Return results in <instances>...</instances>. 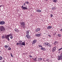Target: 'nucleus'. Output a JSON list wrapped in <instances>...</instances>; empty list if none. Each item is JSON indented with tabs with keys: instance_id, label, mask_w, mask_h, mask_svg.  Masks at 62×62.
<instances>
[{
	"instance_id": "obj_10",
	"label": "nucleus",
	"mask_w": 62,
	"mask_h": 62,
	"mask_svg": "<svg viewBox=\"0 0 62 62\" xmlns=\"http://www.w3.org/2000/svg\"><path fill=\"white\" fill-rule=\"evenodd\" d=\"M55 50H56V48H55V47H53V50H52V52H54V51H55Z\"/></svg>"
},
{
	"instance_id": "obj_18",
	"label": "nucleus",
	"mask_w": 62,
	"mask_h": 62,
	"mask_svg": "<svg viewBox=\"0 0 62 62\" xmlns=\"http://www.w3.org/2000/svg\"><path fill=\"white\" fill-rule=\"evenodd\" d=\"M53 2L56 3V2H57V0H53Z\"/></svg>"
},
{
	"instance_id": "obj_47",
	"label": "nucleus",
	"mask_w": 62,
	"mask_h": 62,
	"mask_svg": "<svg viewBox=\"0 0 62 62\" xmlns=\"http://www.w3.org/2000/svg\"><path fill=\"white\" fill-rule=\"evenodd\" d=\"M48 36H49V37H51V36L49 35H48Z\"/></svg>"
},
{
	"instance_id": "obj_13",
	"label": "nucleus",
	"mask_w": 62,
	"mask_h": 62,
	"mask_svg": "<svg viewBox=\"0 0 62 62\" xmlns=\"http://www.w3.org/2000/svg\"><path fill=\"white\" fill-rule=\"evenodd\" d=\"M9 36H10V39H12L13 38V36H12V35L10 34H9Z\"/></svg>"
},
{
	"instance_id": "obj_14",
	"label": "nucleus",
	"mask_w": 62,
	"mask_h": 62,
	"mask_svg": "<svg viewBox=\"0 0 62 62\" xmlns=\"http://www.w3.org/2000/svg\"><path fill=\"white\" fill-rule=\"evenodd\" d=\"M52 27V26H49L47 27V29H51Z\"/></svg>"
},
{
	"instance_id": "obj_51",
	"label": "nucleus",
	"mask_w": 62,
	"mask_h": 62,
	"mask_svg": "<svg viewBox=\"0 0 62 62\" xmlns=\"http://www.w3.org/2000/svg\"><path fill=\"white\" fill-rule=\"evenodd\" d=\"M46 0V1H47V0Z\"/></svg>"
},
{
	"instance_id": "obj_36",
	"label": "nucleus",
	"mask_w": 62,
	"mask_h": 62,
	"mask_svg": "<svg viewBox=\"0 0 62 62\" xmlns=\"http://www.w3.org/2000/svg\"><path fill=\"white\" fill-rule=\"evenodd\" d=\"M39 47H42V46L41 45H39Z\"/></svg>"
},
{
	"instance_id": "obj_9",
	"label": "nucleus",
	"mask_w": 62,
	"mask_h": 62,
	"mask_svg": "<svg viewBox=\"0 0 62 62\" xmlns=\"http://www.w3.org/2000/svg\"><path fill=\"white\" fill-rule=\"evenodd\" d=\"M40 29H39V28H37L35 31L36 32H38V31H40Z\"/></svg>"
},
{
	"instance_id": "obj_7",
	"label": "nucleus",
	"mask_w": 62,
	"mask_h": 62,
	"mask_svg": "<svg viewBox=\"0 0 62 62\" xmlns=\"http://www.w3.org/2000/svg\"><path fill=\"white\" fill-rule=\"evenodd\" d=\"M58 58H60V60H61L62 59V55H61V54L60 55V56H58Z\"/></svg>"
},
{
	"instance_id": "obj_25",
	"label": "nucleus",
	"mask_w": 62,
	"mask_h": 62,
	"mask_svg": "<svg viewBox=\"0 0 62 62\" xmlns=\"http://www.w3.org/2000/svg\"><path fill=\"white\" fill-rule=\"evenodd\" d=\"M25 3L27 4H29V2H28V1L26 2Z\"/></svg>"
},
{
	"instance_id": "obj_28",
	"label": "nucleus",
	"mask_w": 62,
	"mask_h": 62,
	"mask_svg": "<svg viewBox=\"0 0 62 62\" xmlns=\"http://www.w3.org/2000/svg\"><path fill=\"white\" fill-rule=\"evenodd\" d=\"M53 15L52 14H51L50 15V17H53Z\"/></svg>"
},
{
	"instance_id": "obj_23",
	"label": "nucleus",
	"mask_w": 62,
	"mask_h": 62,
	"mask_svg": "<svg viewBox=\"0 0 62 62\" xmlns=\"http://www.w3.org/2000/svg\"><path fill=\"white\" fill-rule=\"evenodd\" d=\"M39 35V37H40V36H41V33H40L38 34Z\"/></svg>"
},
{
	"instance_id": "obj_21",
	"label": "nucleus",
	"mask_w": 62,
	"mask_h": 62,
	"mask_svg": "<svg viewBox=\"0 0 62 62\" xmlns=\"http://www.w3.org/2000/svg\"><path fill=\"white\" fill-rule=\"evenodd\" d=\"M36 36L37 37H39V34H36Z\"/></svg>"
},
{
	"instance_id": "obj_35",
	"label": "nucleus",
	"mask_w": 62,
	"mask_h": 62,
	"mask_svg": "<svg viewBox=\"0 0 62 62\" xmlns=\"http://www.w3.org/2000/svg\"><path fill=\"white\" fill-rule=\"evenodd\" d=\"M17 32H19V31L17 29V30L16 31Z\"/></svg>"
},
{
	"instance_id": "obj_26",
	"label": "nucleus",
	"mask_w": 62,
	"mask_h": 62,
	"mask_svg": "<svg viewBox=\"0 0 62 62\" xmlns=\"http://www.w3.org/2000/svg\"><path fill=\"white\" fill-rule=\"evenodd\" d=\"M5 48H8V46L7 45H5Z\"/></svg>"
},
{
	"instance_id": "obj_48",
	"label": "nucleus",
	"mask_w": 62,
	"mask_h": 62,
	"mask_svg": "<svg viewBox=\"0 0 62 62\" xmlns=\"http://www.w3.org/2000/svg\"><path fill=\"white\" fill-rule=\"evenodd\" d=\"M2 6V5H1V6H0V7H1Z\"/></svg>"
},
{
	"instance_id": "obj_16",
	"label": "nucleus",
	"mask_w": 62,
	"mask_h": 62,
	"mask_svg": "<svg viewBox=\"0 0 62 62\" xmlns=\"http://www.w3.org/2000/svg\"><path fill=\"white\" fill-rule=\"evenodd\" d=\"M29 32H30V31H27L26 33L27 34V35H29Z\"/></svg>"
},
{
	"instance_id": "obj_31",
	"label": "nucleus",
	"mask_w": 62,
	"mask_h": 62,
	"mask_svg": "<svg viewBox=\"0 0 62 62\" xmlns=\"http://www.w3.org/2000/svg\"><path fill=\"white\" fill-rule=\"evenodd\" d=\"M23 26V28H25V25Z\"/></svg>"
},
{
	"instance_id": "obj_2",
	"label": "nucleus",
	"mask_w": 62,
	"mask_h": 62,
	"mask_svg": "<svg viewBox=\"0 0 62 62\" xmlns=\"http://www.w3.org/2000/svg\"><path fill=\"white\" fill-rule=\"evenodd\" d=\"M9 36H10L9 34V35H5V39H6L8 41H9L10 40L9 39Z\"/></svg>"
},
{
	"instance_id": "obj_17",
	"label": "nucleus",
	"mask_w": 62,
	"mask_h": 62,
	"mask_svg": "<svg viewBox=\"0 0 62 62\" xmlns=\"http://www.w3.org/2000/svg\"><path fill=\"white\" fill-rule=\"evenodd\" d=\"M46 45H47V46H49V47H50V46H51V45L49 43H47Z\"/></svg>"
},
{
	"instance_id": "obj_3",
	"label": "nucleus",
	"mask_w": 62,
	"mask_h": 62,
	"mask_svg": "<svg viewBox=\"0 0 62 62\" xmlns=\"http://www.w3.org/2000/svg\"><path fill=\"white\" fill-rule=\"evenodd\" d=\"M21 8H22L23 9V10H27V9H28V8H27V6H26V7H23V6L21 7Z\"/></svg>"
},
{
	"instance_id": "obj_30",
	"label": "nucleus",
	"mask_w": 62,
	"mask_h": 62,
	"mask_svg": "<svg viewBox=\"0 0 62 62\" xmlns=\"http://www.w3.org/2000/svg\"><path fill=\"white\" fill-rule=\"evenodd\" d=\"M52 10H54V9H55V8L53 7L52 8Z\"/></svg>"
},
{
	"instance_id": "obj_32",
	"label": "nucleus",
	"mask_w": 62,
	"mask_h": 62,
	"mask_svg": "<svg viewBox=\"0 0 62 62\" xmlns=\"http://www.w3.org/2000/svg\"><path fill=\"white\" fill-rule=\"evenodd\" d=\"M19 44L20 45H22V43H21L19 42Z\"/></svg>"
},
{
	"instance_id": "obj_27",
	"label": "nucleus",
	"mask_w": 62,
	"mask_h": 62,
	"mask_svg": "<svg viewBox=\"0 0 62 62\" xmlns=\"http://www.w3.org/2000/svg\"><path fill=\"white\" fill-rule=\"evenodd\" d=\"M2 59H3L2 57L1 56H0V60H2Z\"/></svg>"
},
{
	"instance_id": "obj_45",
	"label": "nucleus",
	"mask_w": 62,
	"mask_h": 62,
	"mask_svg": "<svg viewBox=\"0 0 62 62\" xmlns=\"http://www.w3.org/2000/svg\"><path fill=\"white\" fill-rule=\"evenodd\" d=\"M26 44H27H27H28V43H26Z\"/></svg>"
},
{
	"instance_id": "obj_24",
	"label": "nucleus",
	"mask_w": 62,
	"mask_h": 62,
	"mask_svg": "<svg viewBox=\"0 0 62 62\" xmlns=\"http://www.w3.org/2000/svg\"><path fill=\"white\" fill-rule=\"evenodd\" d=\"M8 50H9L10 51V50H11V48L10 47H8Z\"/></svg>"
},
{
	"instance_id": "obj_42",
	"label": "nucleus",
	"mask_w": 62,
	"mask_h": 62,
	"mask_svg": "<svg viewBox=\"0 0 62 62\" xmlns=\"http://www.w3.org/2000/svg\"><path fill=\"white\" fill-rule=\"evenodd\" d=\"M22 42V41H19V42L21 43V42Z\"/></svg>"
},
{
	"instance_id": "obj_8",
	"label": "nucleus",
	"mask_w": 62,
	"mask_h": 62,
	"mask_svg": "<svg viewBox=\"0 0 62 62\" xmlns=\"http://www.w3.org/2000/svg\"><path fill=\"white\" fill-rule=\"evenodd\" d=\"M21 25L23 27V25H24V22H22L21 23Z\"/></svg>"
},
{
	"instance_id": "obj_19",
	"label": "nucleus",
	"mask_w": 62,
	"mask_h": 62,
	"mask_svg": "<svg viewBox=\"0 0 62 62\" xmlns=\"http://www.w3.org/2000/svg\"><path fill=\"white\" fill-rule=\"evenodd\" d=\"M37 57H36V58H35L34 59H33V60L35 61H37Z\"/></svg>"
},
{
	"instance_id": "obj_43",
	"label": "nucleus",
	"mask_w": 62,
	"mask_h": 62,
	"mask_svg": "<svg viewBox=\"0 0 62 62\" xmlns=\"http://www.w3.org/2000/svg\"><path fill=\"white\" fill-rule=\"evenodd\" d=\"M23 5L24 6H25V3H24Z\"/></svg>"
},
{
	"instance_id": "obj_52",
	"label": "nucleus",
	"mask_w": 62,
	"mask_h": 62,
	"mask_svg": "<svg viewBox=\"0 0 62 62\" xmlns=\"http://www.w3.org/2000/svg\"><path fill=\"white\" fill-rule=\"evenodd\" d=\"M59 53H60V52H59Z\"/></svg>"
},
{
	"instance_id": "obj_6",
	"label": "nucleus",
	"mask_w": 62,
	"mask_h": 62,
	"mask_svg": "<svg viewBox=\"0 0 62 62\" xmlns=\"http://www.w3.org/2000/svg\"><path fill=\"white\" fill-rule=\"evenodd\" d=\"M40 49L41 50H42L43 51H45L46 49H45V48H44V47H42L40 48Z\"/></svg>"
},
{
	"instance_id": "obj_4",
	"label": "nucleus",
	"mask_w": 62,
	"mask_h": 62,
	"mask_svg": "<svg viewBox=\"0 0 62 62\" xmlns=\"http://www.w3.org/2000/svg\"><path fill=\"white\" fill-rule=\"evenodd\" d=\"M5 24V22L4 21H2L0 22V24L4 25Z\"/></svg>"
},
{
	"instance_id": "obj_38",
	"label": "nucleus",
	"mask_w": 62,
	"mask_h": 62,
	"mask_svg": "<svg viewBox=\"0 0 62 62\" xmlns=\"http://www.w3.org/2000/svg\"><path fill=\"white\" fill-rule=\"evenodd\" d=\"M16 44L17 45H18L19 44V43H17Z\"/></svg>"
},
{
	"instance_id": "obj_11",
	"label": "nucleus",
	"mask_w": 62,
	"mask_h": 62,
	"mask_svg": "<svg viewBox=\"0 0 62 62\" xmlns=\"http://www.w3.org/2000/svg\"><path fill=\"white\" fill-rule=\"evenodd\" d=\"M26 37L28 39H29V38H30V35H26Z\"/></svg>"
},
{
	"instance_id": "obj_44",
	"label": "nucleus",
	"mask_w": 62,
	"mask_h": 62,
	"mask_svg": "<svg viewBox=\"0 0 62 62\" xmlns=\"http://www.w3.org/2000/svg\"><path fill=\"white\" fill-rule=\"evenodd\" d=\"M61 32H62V29H61V30L60 31Z\"/></svg>"
},
{
	"instance_id": "obj_50",
	"label": "nucleus",
	"mask_w": 62,
	"mask_h": 62,
	"mask_svg": "<svg viewBox=\"0 0 62 62\" xmlns=\"http://www.w3.org/2000/svg\"><path fill=\"white\" fill-rule=\"evenodd\" d=\"M61 49H62V48H61Z\"/></svg>"
},
{
	"instance_id": "obj_15",
	"label": "nucleus",
	"mask_w": 62,
	"mask_h": 62,
	"mask_svg": "<svg viewBox=\"0 0 62 62\" xmlns=\"http://www.w3.org/2000/svg\"><path fill=\"white\" fill-rule=\"evenodd\" d=\"M37 11L38 12H41V10L39 9H38L37 10Z\"/></svg>"
},
{
	"instance_id": "obj_33",
	"label": "nucleus",
	"mask_w": 62,
	"mask_h": 62,
	"mask_svg": "<svg viewBox=\"0 0 62 62\" xmlns=\"http://www.w3.org/2000/svg\"><path fill=\"white\" fill-rule=\"evenodd\" d=\"M55 44H57V41H55Z\"/></svg>"
},
{
	"instance_id": "obj_34",
	"label": "nucleus",
	"mask_w": 62,
	"mask_h": 62,
	"mask_svg": "<svg viewBox=\"0 0 62 62\" xmlns=\"http://www.w3.org/2000/svg\"><path fill=\"white\" fill-rule=\"evenodd\" d=\"M17 30V29L16 28L15 30V31L16 32Z\"/></svg>"
},
{
	"instance_id": "obj_20",
	"label": "nucleus",
	"mask_w": 62,
	"mask_h": 62,
	"mask_svg": "<svg viewBox=\"0 0 62 62\" xmlns=\"http://www.w3.org/2000/svg\"><path fill=\"white\" fill-rule=\"evenodd\" d=\"M59 37H61V35L59 34H58L57 35Z\"/></svg>"
},
{
	"instance_id": "obj_39",
	"label": "nucleus",
	"mask_w": 62,
	"mask_h": 62,
	"mask_svg": "<svg viewBox=\"0 0 62 62\" xmlns=\"http://www.w3.org/2000/svg\"><path fill=\"white\" fill-rule=\"evenodd\" d=\"M61 50V49L60 48V49H59L58 50V51H60V50Z\"/></svg>"
},
{
	"instance_id": "obj_29",
	"label": "nucleus",
	"mask_w": 62,
	"mask_h": 62,
	"mask_svg": "<svg viewBox=\"0 0 62 62\" xmlns=\"http://www.w3.org/2000/svg\"><path fill=\"white\" fill-rule=\"evenodd\" d=\"M11 57H13V55L11 53Z\"/></svg>"
},
{
	"instance_id": "obj_5",
	"label": "nucleus",
	"mask_w": 62,
	"mask_h": 62,
	"mask_svg": "<svg viewBox=\"0 0 62 62\" xmlns=\"http://www.w3.org/2000/svg\"><path fill=\"white\" fill-rule=\"evenodd\" d=\"M37 42V41L36 40H34L32 42V44L33 45L35 43H36Z\"/></svg>"
},
{
	"instance_id": "obj_22",
	"label": "nucleus",
	"mask_w": 62,
	"mask_h": 62,
	"mask_svg": "<svg viewBox=\"0 0 62 62\" xmlns=\"http://www.w3.org/2000/svg\"><path fill=\"white\" fill-rule=\"evenodd\" d=\"M38 59H39V60L40 61L41 60H42V58H39Z\"/></svg>"
},
{
	"instance_id": "obj_12",
	"label": "nucleus",
	"mask_w": 62,
	"mask_h": 62,
	"mask_svg": "<svg viewBox=\"0 0 62 62\" xmlns=\"http://www.w3.org/2000/svg\"><path fill=\"white\" fill-rule=\"evenodd\" d=\"M25 42H23L22 43V45H24V46H25Z\"/></svg>"
},
{
	"instance_id": "obj_46",
	"label": "nucleus",
	"mask_w": 62,
	"mask_h": 62,
	"mask_svg": "<svg viewBox=\"0 0 62 62\" xmlns=\"http://www.w3.org/2000/svg\"><path fill=\"white\" fill-rule=\"evenodd\" d=\"M58 60H60V59L59 58Z\"/></svg>"
},
{
	"instance_id": "obj_41",
	"label": "nucleus",
	"mask_w": 62,
	"mask_h": 62,
	"mask_svg": "<svg viewBox=\"0 0 62 62\" xmlns=\"http://www.w3.org/2000/svg\"><path fill=\"white\" fill-rule=\"evenodd\" d=\"M30 57H32L33 56H31V55H30Z\"/></svg>"
},
{
	"instance_id": "obj_37",
	"label": "nucleus",
	"mask_w": 62,
	"mask_h": 62,
	"mask_svg": "<svg viewBox=\"0 0 62 62\" xmlns=\"http://www.w3.org/2000/svg\"><path fill=\"white\" fill-rule=\"evenodd\" d=\"M2 39H3L4 38V36L3 35V36H2Z\"/></svg>"
},
{
	"instance_id": "obj_1",
	"label": "nucleus",
	"mask_w": 62,
	"mask_h": 62,
	"mask_svg": "<svg viewBox=\"0 0 62 62\" xmlns=\"http://www.w3.org/2000/svg\"><path fill=\"white\" fill-rule=\"evenodd\" d=\"M5 28L3 26H0V31H5Z\"/></svg>"
},
{
	"instance_id": "obj_49",
	"label": "nucleus",
	"mask_w": 62,
	"mask_h": 62,
	"mask_svg": "<svg viewBox=\"0 0 62 62\" xmlns=\"http://www.w3.org/2000/svg\"><path fill=\"white\" fill-rule=\"evenodd\" d=\"M1 8V6H0V9H1V8Z\"/></svg>"
},
{
	"instance_id": "obj_40",
	"label": "nucleus",
	"mask_w": 62,
	"mask_h": 62,
	"mask_svg": "<svg viewBox=\"0 0 62 62\" xmlns=\"http://www.w3.org/2000/svg\"><path fill=\"white\" fill-rule=\"evenodd\" d=\"M47 43H45V44L44 45H47Z\"/></svg>"
}]
</instances>
